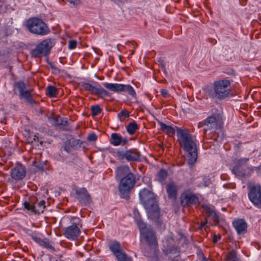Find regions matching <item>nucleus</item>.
<instances>
[{"instance_id":"28","label":"nucleus","mask_w":261,"mask_h":261,"mask_svg":"<svg viewBox=\"0 0 261 261\" xmlns=\"http://www.w3.org/2000/svg\"><path fill=\"white\" fill-rule=\"evenodd\" d=\"M224 261H239L237 251L234 250H231L228 252L225 256Z\"/></svg>"},{"instance_id":"36","label":"nucleus","mask_w":261,"mask_h":261,"mask_svg":"<svg viewBox=\"0 0 261 261\" xmlns=\"http://www.w3.org/2000/svg\"><path fill=\"white\" fill-rule=\"evenodd\" d=\"M91 115L95 116L101 113L102 109L98 105L92 106L91 107Z\"/></svg>"},{"instance_id":"40","label":"nucleus","mask_w":261,"mask_h":261,"mask_svg":"<svg viewBox=\"0 0 261 261\" xmlns=\"http://www.w3.org/2000/svg\"><path fill=\"white\" fill-rule=\"evenodd\" d=\"M88 139L90 141H95L97 139V136L95 134L92 133L88 136Z\"/></svg>"},{"instance_id":"19","label":"nucleus","mask_w":261,"mask_h":261,"mask_svg":"<svg viewBox=\"0 0 261 261\" xmlns=\"http://www.w3.org/2000/svg\"><path fill=\"white\" fill-rule=\"evenodd\" d=\"M148 218L155 222H160V211L158 202L145 207Z\"/></svg>"},{"instance_id":"9","label":"nucleus","mask_w":261,"mask_h":261,"mask_svg":"<svg viewBox=\"0 0 261 261\" xmlns=\"http://www.w3.org/2000/svg\"><path fill=\"white\" fill-rule=\"evenodd\" d=\"M223 124V118L220 113H214L207 117L205 120L199 123V125L205 126L204 129V134L208 130H216L221 128Z\"/></svg>"},{"instance_id":"24","label":"nucleus","mask_w":261,"mask_h":261,"mask_svg":"<svg viewBox=\"0 0 261 261\" xmlns=\"http://www.w3.org/2000/svg\"><path fill=\"white\" fill-rule=\"evenodd\" d=\"M166 190L169 199H176L177 195V187L174 182H169L166 186Z\"/></svg>"},{"instance_id":"17","label":"nucleus","mask_w":261,"mask_h":261,"mask_svg":"<svg viewBox=\"0 0 261 261\" xmlns=\"http://www.w3.org/2000/svg\"><path fill=\"white\" fill-rule=\"evenodd\" d=\"M82 144L83 141L80 139L76 140L72 136H69L64 142L62 148L67 152L70 153L72 150L80 147Z\"/></svg>"},{"instance_id":"10","label":"nucleus","mask_w":261,"mask_h":261,"mask_svg":"<svg viewBox=\"0 0 261 261\" xmlns=\"http://www.w3.org/2000/svg\"><path fill=\"white\" fill-rule=\"evenodd\" d=\"M248 158L240 159L234 161L235 165L231 169L232 172L240 177H245L249 176L251 170L246 165Z\"/></svg>"},{"instance_id":"26","label":"nucleus","mask_w":261,"mask_h":261,"mask_svg":"<svg viewBox=\"0 0 261 261\" xmlns=\"http://www.w3.org/2000/svg\"><path fill=\"white\" fill-rule=\"evenodd\" d=\"M94 85H91L89 83H84L82 84V86L84 89L88 91L92 95H95L96 92L97 87H100V85L97 82H94Z\"/></svg>"},{"instance_id":"13","label":"nucleus","mask_w":261,"mask_h":261,"mask_svg":"<svg viewBox=\"0 0 261 261\" xmlns=\"http://www.w3.org/2000/svg\"><path fill=\"white\" fill-rule=\"evenodd\" d=\"M248 196L250 201L261 209V186L259 184H248Z\"/></svg>"},{"instance_id":"1","label":"nucleus","mask_w":261,"mask_h":261,"mask_svg":"<svg viewBox=\"0 0 261 261\" xmlns=\"http://www.w3.org/2000/svg\"><path fill=\"white\" fill-rule=\"evenodd\" d=\"M116 177H122L118 186V189L121 197L128 199L131 190L134 187L136 184V177L135 175L130 172V169L128 165H122L118 167L115 171Z\"/></svg>"},{"instance_id":"29","label":"nucleus","mask_w":261,"mask_h":261,"mask_svg":"<svg viewBox=\"0 0 261 261\" xmlns=\"http://www.w3.org/2000/svg\"><path fill=\"white\" fill-rule=\"evenodd\" d=\"M139 128V125L135 121L129 123L126 126V130L129 135L134 134Z\"/></svg>"},{"instance_id":"8","label":"nucleus","mask_w":261,"mask_h":261,"mask_svg":"<svg viewBox=\"0 0 261 261\" xmlns=\"http://www.w3.org/2000/svg\"><path fill=\"white\" fill-rule=\"evenodd\" d=\"M72 224L64 229L63 235L68 240L74 241L77 239L81 233V220L78 217L71 218Z\"/></svg>"},{"instance_id":"44","label":"nucleus","mask_w":261,"mask_h":261,"mask_svg":"<svg viewBox=\"0 0 261 261\" xmlns=\"http://www.w3.org/2000/svg\"><path fill=\"white\" fill-rule=\"evenodd\" d=\"M70 3H72L74 5H77L80 3L81 0H67Z\"/></svg>"},{"instance_id":"3","label":"nucleus","mask_w":261,"mask_h":261,"mask_svg":"<svg viewBox=\"0 0 261 261\" xmlns=\"http://www.w3.org/2000/svg\"><path fill=\"white\" fill-rule=\"evenodd\" d=\"M141 238L144 240L150 250L155 252L158 249V240L155 231L151 227H147L141 220L137 221Z\"/></svg>"},{"instance_id":"32","label":"nucleus","mask_w":261,"mask_h":261,"mask_svg":"<svg viewBox=\"0 0 261 261\" xmlns=\"http://www.w3.org/2000/svg\"><path fill=\"white\" fill-rule=\"evenodd\" d=\"M58 93V90L56 87L53 86H48L47 88L46 95L49 97H56Z\"/></svg>"},{"instance_id":"20","label":"nucleus","mask_w":261,"mask_h":261,"mask_svg":"<svg viewBox=\"0 0 261 261\" xmlns=\"http://www.w3.org/2000/svg\"><path fill=\"white\" fill-rule=\"evenodd\" d=\"M10 174L13 179L16 180H21L25 176V168L22 164L18 163L11 169Z\"/></svg>"},{"instance_id":"16","label":"nucleus","mask_w":261,"mask_h":261,"mask_svg":"<svg viewBox=\"0 0 261 261\" xmlns=\"http://www.w3.org/2000/svg\"><path fill=\"white\" fill-rule=\"evenodd\" d=\"M199 202V198L190 189L185 190L180 196V203L184 206H189L195 205Z\"/></svg>"},{"instance_id":"35","label":"nucleus","mask_w":261,"mask_h":261,"mask_svg":"<svg viewBox=\"0 0 261 261\" xmlns=\"http://www.w3.org/2000/svg\"><path fill=\"white\" fill-rule=\"evenodd\" d=\"M24 208L34 214H36L35 205L34 203H31L28 201H25L23 203Z\"/></svg>"},{"instance_id":"42","label":"nucleus","mask_w":261,"mask_h":261,"mask_svg":"<svg viewBox=\"0 0 261 261\" xmlns=\"http://www.w3.org/2000/svg\"><path fill=\"white\" fill-rule=\"evenodd\" d=\"M37 163H38V161H37V157H36L35 158V160H34V163L35 165V166L38 168L39 170H43V167L42 165H41L40 164H39V165L37 164Z\"/></svg>"},{"instance_id":"4","label":"nucleus","mask_w":261,"mask_h":261,"mask_svg":"<svg viewBox=\"0 0 261 261\" xmlns=\"http://www.w3.org/2000/svg\"><path fill=\"white\" fill-rule=\"evenodd\" d=\"M213 97L219 100H224L231 95V83L226 79L217 80L213 83Z\"/></svg>"},{"instance_id":"38","label":"nucleus","mask_w":261,"mask_h":261,"mask_svg":"<svg viewBox=\"0 0 261 261\" xmlns=\"http://www.w3.org/2000/svg\"><path fill=\"white\" fill-rule=\"evenodd\" d=\"M161 94L165 98H168L170 96V94L168 92V91L164 89H162L161 90Z\"/></svg>"},{"instance_id":"41","label":"nucleus","mask_w":261,"mask_h":261,"mask_svg":"<svg viewBox=\"0 0 261 261\" xmlns=\"http://www.w3.org/2000/svg\"><path fill=\"white\" fill-rule=\"evenodd\" d=\"M207 223V221L206 219H205L204 221H201L200 223L199 228L200 229H202L203 228L205 229Z\"/></svg>"},{"instance_id":"21","label":"nucleus","mask_w":261,"mask_h":261,"mask_svg":"<svg viewBox=\"0 0 261 261\" xmlns=\"http://www.w3.org/2000/svg\"><path fill=\"white\" fill-rule=\"evenodd\" d=\"M232 226L238 234H244L247 232L248 224L244 219H235Z\"/></svg>"},{"instance_id":"31","label":"nucleus","mask_w":261,"mask_h":261,"mask_svg":"<svg viewBox=\"0 0 261 261\" xmlns=\"http://www.w3.org/2000/svg\"><path fill=\"white\" fill-rule=\"evenodd\" d=\"M129 112L126 109L122 110L118 114V118L121 122H124L127 120L129 117Z\"/></svg>"},{"instance_id":"7","label":"nucleus","mask_w":261,"mask_h":261,"mask_svg":"<svg viewBox=\"0 0 261 261\" xmlns=\"http://www.w3.org/2000/svg\"><path fill=\"white\" fill-rule=\"evenodd\" d=\"M13 88L15 93H16L17 92H18L20 99H24L31 105L36 103L35 100L33 98L31 94L32 91L28 89L27 85L23 81H19L14 82Z\"/></svg>"},{"instance_id":"14","label":"nucleus","mask_w":261,"mask_h":261,"mask_svg":"<svg viewBox=\"0 0 261 261\" xmlns=\"http://www.w3.org/2000/svg\"><path fill=\"white\" fill-rule=\"evenodd\" d=\"M108 246L110 250L115 256L117 261H124L129 257L124 251L119 242L117 241H110Z\"/></svg>"},{"instance_id":"11","label":"nucleus","mask_w":261,"mask_h":261,"mask_svg":"<svg viewBox=\"0 0 261 261\" xmlns=\"http://www.w3.org/2000/svg\"><path fill=\"white\" fill-rule=\"evenodd\" d=\"M116 156L119 160H126L128 162H138L141 160V153L136 148L118 150Z\"/></svg>"},{"instance_id":"48","label":"nucleus","mask_w":261,"mask_h":261,"mask_svg":"<svg viewBox=\"0 0 261 261\" xmlns=\"http://www.w3.org/2000/svg\"><path fill=\"white\" fill-rule=\"evenodd\" d=\"M87 261H91V260H87Z\"/></svg>"},{"instance_id":"18","label":"nucleus","mask_w":261,"mask_h":261,"mask_svg":"<svg viewBox=\"0 0 261 261\" xmlns=\"http://www.w3.org/2000/svg\"><path fill=\"white\" fill-rule=\"evenodd\" d=\"M76 198L83 205H87L91 202V198L85 188H77L75 190Z\"/></svg>"},{"instance_id":"27","label":"nucleus","mask_w":261,"mask_h":261,"mask_svg":"<svg viewBox=\"0 0 261 261\" xmlns=\"http://www.w3.org/2000/svg\"><path fill=\"white\" fill-rule=\"evenodd\" d=\"M161 129L166 133L169 137H173L175 135V129L171 126L166 125L162 122H159Z\"/></svg>"},{"instance_id":"37","label":"nucleus","mask_w":261,"mask_h":261,"mask_svg":"<svg viewBox=\"0 0 261 261\" xmlns=\"http://www.w3.org/2000/svg\"><path fill=\"white\" fill-rule=\"evenodd\" d=\"M77 45V42L75 40H71L69 41L68 48L70 49H74Z\"/></svg>"},{"instance_id":"5","label":"nucleus","mask_w":261,"mask_h":261,"mask_svg":"<svg viewBox=\"0 0 261 261\" xmlns=\"http://www.w3.org/2000/svg\"><path fill=\"white\" fill-rule=\"evenodd\" d=\"M25 27L32 34L45 35L50 30L47 25L41 19L37 17H31L25 21Z\"/></svg>"},{"instance_id":"22","label":"nucleus","mask_w":261,"mask_h":261,"mask_svg":"<svg viewBox=\"0 0 261 261\" xmlns=\"http://www.w3.org/2000/svg\"><path fill=\"white\" fill-rule=\"evenodd\" d=\"M110 143L115 146H124L128 143L127 137L123 138L120 134L113 133L111 135Z\"/></svg>"},{"instance_id":"15","label":"nucleus","mask_w":261,"mask_h":261,"mask_svg":"<svg viewBox=\"0 0 261 261\" xmlns=\"http://www.w3.org/2000/svg\"><path fill=\"white\" fill-rule=\"evenodd\" d=\"M139 197L144 207L158 202L156 200V195L146 188H144L140 191Z\"/></svg>"},{"instance_id":"30","label":"nucleus","mask_w":261,"mask_h":261,"mask_svg":"<svg viewBox=\"0 0 261 261\" xmlns=\"http://www.w3.org/2000/svg\"><path fill=\"white\" fill-rule=\"evenodd\" d=\"M45 202L44 200H42L38 202H36L35 204L36 214H39L40 213H43L45 208Z\"/></svg>"},{"instance_id":"23","label":"nucleus","mask_w":261,"mask_h":261,"mask_svg":"<svg viewBox=\"0 0 261 261\" xmlns=\"http://www.w3.org/2000/svg\"><path fill=\"white\" fill-rule=\"evenodd\" d=\"M33 240L36 243L43 248H46L51 251H54L55 250V247L53 246V242L50 241L47 238H41L38 237H33Z\"/></svg>"},{"instance_id":"45","label":"nucleus","mask_w":261,"mask_h":261,"mask_svg":"<svg viewBox=\"0 0 261 261\" xmlns=\"http://www.w3.org/2000/svg\"><path fill=\"white\" fill-rule=\"evenodd\" d=\"M208 41L213 44H215L217 43V41L213 38H208Z\"/></svg>"},{"instance_id":"39","label":"nucleus","mask_w":261,"mask_h":261,"mask_svg":"<svg viewBox=\"0 0 261 261\" xmlns=\"http://www.w3.org/2000/svg\"><path fill=\"white\" fill-rule=\"evenodd\" d=\"M50 68L53 70V72L56 74H59L61 72L60 70L55 65H53V64H50Z\"/></svg>"},{"instance_id":"12","label":"nucleus","mask_w":261,"mask_h":261,"mask_svg":"<svg viewBox=\"0 0 261 261\" xmlns=\"http://www.w3.org/2000/svg\"><path fill=\"white\" fill-rule=\"evenodd\" d=\"M103 85L106 89L116 93L124 92L132 97L136 98V93L133 87L129 85L105 83L103 84Z\"/></svg>"},{"instance_id":"6","label":"nucleus","mask_w":261,"mask_h":261,"mask_svg":"<svg viewBox=\"0 0 261 261\" xmlns=\"http://www.w3.org/2000/svg\"><path fill=\"white\" fill-rule=\"evenodd\" d=\"M55 44L54 40L51 38L43 40L36 46L34 49L32 50L31 57L37 58L48 56Z\"/></svg>"},{"instance_id":"2","label":"nucleus","mask_w":261,"mask_h":261,"mask_svg":"<svg viewBox=\"0 0 261 261\" xmlns=\"http://www.w3.org/2000/svg\"><path fill=\"white\" fill-rule=\"evenodd\" d=\"M177 141L180 147L188 153V164H194L197 159V150L192 135L188 129L177 128Z\"/></svg>"},{"instance_id":"34","label":"nucleus","mask_w":261,"mask_h":261,"mask_svg":"<svg viewBox=\"0 0 261 261\" xmlns=\"http://www.w3.org/2000/svg\"><path fill=\"white\" fill-rule=\"evenodd\" d=\"M96 92L95 93V95H97L99 97H101V98H103V97L107 96L109 95V92L105 89L102 88L101 87V86L100 87H97Z\"/></svg>"},{"instance_id":"25","label":"nucleus","mask_w":261,"mask_h":261,"mask_svg":"<svg viewBox=\"0 0 261 261\" xmlns=\"http://www.w3.org/2000/svg\"><path fill=\"white\" fill-rule=\"evenodd\" d=\"M202 208L207 217L211 218L215 224L219 223V217L212 208L207 205H202Z\"/></svg>"},{"instance_id":"43","label":"nucleus","mask_w":261,"mask_h":261,"mask_svg":"<svg viewBox=\"0 0 261 261\" xmlns=\"http://www.w3.org/2000/svg\"><path fill=\"white\" fill-rule=\"evenodd\" d=\"M221 238V236L219 234L218 236L214 235L213 239V242L214 243H217L219 240H220Z\"/></svg>"},{"instance_id":"47","label":"nucleus","mask_w":261,"mask_h":261,"mask_svg":"<svg viewBox=\"0 0 261 261\" xmlns=\"http://www.w3.org/2000/svg\"><path fill=\"white\" fill-rule=\"evenodd\" d=\"M260 170H261V163H260V165L258 167H255V171H258Z\"/></svg>"},{"instance_id":"33","label":"nucleus","mask_w":261,"mask_h":261,"mask_svg":"<svg viewBox=\"0 0 261 261\" xmlns=\"http://www.w3.org/2000/svg\"><path fill=\"white\" fill-rule=\"evenodd\" d=\"M168 173L167 171L164 169H161L158 173L156 177L159 182H163L167 177Z\"/></svg>"},{"instance_id":"46","label":"nucleus","mask_w":261,"mask_h":261,"mask_svg":"<svg viewBox=\"0 0 261 261\" xmlns=\"http://www.w3.org/2000/svg\"><path fill=\"white\" fill-rule=\"evenodd\" d=\"M58 124H59V125H67L68 124V121L66 120L64 122H62L61 123H59Z\"/></svg>"}]
</instances>
